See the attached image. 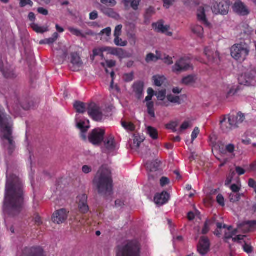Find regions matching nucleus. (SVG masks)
<instances>
[{
  "label": "nucleus",
  "mask_w": 256,
  "mask_h": 256,
  "mask_svg": "<svg viewBox=\"0 0 256 256\" xmlns=\"http://www.w3.org/2000/svg\"><path fill=\"white\" fill-rule=\"evenodd\" d=\"M24 186L21 180L14 174L7 176L3 210L11 216L18 215L22 210L24 200Z\"/></svg>",
  "instance_id": "nucleus-1"
},
{
  "label": "nucleus",
  "mask_w": 256,
  "mask_h": 256,
  "mask_svg": "<svg viewBox=\"0 0 256 256\" xmlns=\"http://www.w3.org/2000/svg\"><path fill=\"white\" fill-rule=\"evenodd\" d=\"M92 184L93 188L99 195L106 199L113 194V180L110 170L106 168H101L95 175Z\"/></svg>",
  "instance_id": "nucleus-2"
},
{
  "label": "nucleus",
  "mask_w": 256,
  "mask_h": 256,
  "mask_svg": "<svg viewBox=\"0 0 256 256\" xmlns=\"http://www.w3.org/2000/svg\"><path fill=\"white\" fill-rule=\"evenodd\" d=\"M0 128H1L0 138L3 145L9 155L14 151L16 143L12 136L10 117L6 114L3 109L0 108Z\"/></svg>",
  "instance_id": "nucleus-3"
},
{
  "label": "nucleus",
  "mask_w": 256,
  "mask_h": 256,
  "mask_svg": "<svg viewBox=\"0 0 256 256\" xmlns=\"http://www.w3.org/2000/svg\"><path fill=\"white\" fill-rule=\"evenodd\" d=\"M228 116L229 126H228L226 122V116H224L220 121L221 128L226 133L229 132L234 128H238V125L242 124L245 119L244 114L241 112H238L236 116L228 115Z\"/></svg>",
  "instance_id": "nucleus-4"
},
{
  "label": "nucleus",
  "mask_w": 256,
  "mask_h": 256,
  "mask_svg": "<svg viewBox=\"0 0 256 256\" xmlns=\"http://www.w3.org/2000/svg\"><path fill=\"white\" fill-rule=\"evenodd\" d=\"M250 52L248 46L246 43L234 44L230 48V54L236 60L242 62L244 60Z\"/></svg>",
  "instance_id": "nucleus-5"
},
{
  "label": "nucleus",
  "mask_w": 256,
  "mask_h": 256,
  "mask_svg": "<svg viewBox=\"0 0 256 256\" xmlns=\"http://www.w3.org/2000/svg\"><path fill=\"white\" fill-rule=\"evenodd\" d=\"M140 248L138 242H131L123 246H118L116 256H140Z\"/></svg>",
  "instance_id": "nucleus-6"
},
{
  "label": "nucleus",
  "mask_w": 256,
  "mask_h": 256,
  "mask_svg": "<svg viewBox=\"0 0 256 256\" xmlns=\"http://www.w3.org/2000/svg\"><path fill=\"white\" fill-rule=\"evenodd\" d=\"M161 162L156 159L152 162H148L146 163V167L150 171L148 180L150 182H157L158 176L160 175L159 172Z\"/></svg>",
  "instance_id": "nucleus-7"
},
{
  "label": "nucleus",
  "mask_w": 256,
  "mask_h": 256,
  "mask_svg": "<svg viewBox=\"0 0 256 256\" xmlns=\"http://www.w3.org/2000/svg\"><path fill=\"white\" fill-rule=\"evenodd\" d=\"M87 111L89 116L95 121L101 122L103 118L102 108L94 102L87 104Z\"/></svg>",
  "instance_id": "nucleus-8"
},
{
  "label": "nucleus",
  "mask_w": 256,
  "mask_h": 256,
  "mask_svg": "<svg viewBox=\"0 0 256 256\" xmlns=\"http://www.w3.org/2000/svg\"><path fill=\"white\" fill-rule=\"evenodd\" d=\"M104 134V130L100 128H95L89 134L88 140L94 145L98 146L103 142Z\"/></svg>",
  "instance_id": "nucleus-9"
},
{
  "label": "nucleus",
  "mask_w": 256,
  "mask_h": 256,
  "mask_svg": "<svg viewBox=\"0 0 256 256\" xmlns=\"http://www.w3.org/2000/svg\"><path fill=\"white\" fill-rule=\"evenodd\" d=\"M190 60L187 58H181L178 60L172 67L174 72H180L188 70L191 68Z\"/></svg>",
  "instance_id": "nucleus-10"
},
{
  "label": "nucleus",
  "mask_w": 256,
  "mask_h": 256,
  "mask_svg": "<svg viewBox=\"0 0 256 256\" xmlns=\"http://www.w3.org/2000/svg\"><path fill=\"white\" fill-rule=\"evenodd\" d=\"M158 60H164V62L168 65L173 64L172 58L168 56H166L165 54L162 56L160 53L156 51V54L154 55L152 53H150L147 54L146 58V61L147 62H156Z\"/></svg>",
  "instance_id": "nucleus-11"
},
{
  "label": "nucleus",
  "mask_w": 256,
  "mask_h": 256,
  "mask_svg": "<svg viewBox=\"0 0 256 256\" xmlns=\"http://www.w3.org/2000/svg\"><path fill=\"white\" fill-rule=\"evenodd\" d=\"M256 76V70H252L241 74L238 78L239 84L241 85L249 86L252 84Z\"/></svg>",
  "instance_id": "nucleus-12"
},
{
  "label": "nucleus",
  "mask_w": 256,
  "mask_h": 256,
  "mask_svg": "<svg viewBox=\"0 0 256 256\" xmlns=\"http://www.w3.org/2000/svg\"><path fill=\"white\" fill-rule=\"evenodd\" d=\"M230 6L229 0H222L219 2H216L212 10L216 14L226 15L228 12Z\"/></svg>",
  "instance_id": "nucleus-13"
},
{
  "label": "nucleus",
  "mask_w": 256,
  "mask_h": 256,
  "mask_svg": "<svg viewBox=\"0 0 256 256\" xmlns=\"http://www.w3.org/2000/svg\"><path fill=\"white\" fill-rule=\"evenodd\" d=\"M210 242L207 237L202 236L197 246L198 252L202 256L206 254L210 251Z\"/></svg>",
  "instance_id": "nucleus-14"
},
{
  "label": "nucleus",
  "mask_w": 256,
  "mask_h": 256,
  "mask_svg": "<svg viewBox=\"0 0 256 256\" xmlns=\"http://www.w3.org/2000/svg\"><path fill=\"white\" fill-rule=\"evenodd\" d=\"M204 52L210 62L218 64L220 61V54L217 50L207 47L204 49Z\"/></svg>",
  "instance_id": "nucleus-15"
},
{
  "label": "nucleus",
  "mask_w": 256,
  "mask_h": 256,
  "mask_svg": "<svg viewBox=\"0 0 256 256\" xmlns=\"http://www.w3.org/2000/svg\"><path fill=\"white\" fill-rule=\"evenodd\" d=\"M21 256H44L43 250L40 247L26 248Z\"/></svg>",
  "instance_id": "nucleus-16"
},
{
  "label": "nucleus",
  "mask_w": 256,
  "mask_h": 256,
  "mask_svg": "<svg viewBox=\"0 0 256 256\" xmlns=\"http://www.w3.org/2000/svg\"><path fill=\"white\" fill-rule=\"evenodd\" d=\"M68 218V214L65 209H60L56 211L52 217L54 222L60 224L64 222Z\"/></svg>",
  "instance_id": "nucleus-17"
},
{
  "label": "nucleus",
  "mask_w": 256,
  "mask_h": 256,
  "mask_svg": "<svg viewBox=\"0 0 256 256\" xmlns=\"http://www.w3.org/2000/svg\"><path fill=\"white\" fill-rule=\"evenodd\" d=\"M234 10L240 16H247L250 12L247 7L240 0H237L234 6Z\"/></svg>",
  "instance_id": "nucleus-18"
},
{
  "label": "nucleus",
  "mask_w": 256,
  "mask_h": 256,
  "mask_svg": "<svg viewBox=\"0 0 256 256\" xmlns=\"http://www.w3.org/2000/svg\"><path fill=\"white\" fill-rule=\"evenodd\" d=\"M70 62L72 66L70 68L73 71H78L80 68L82 66L83 62L80 58L77 52H72L70 54Z\"/></svg>",
  "instance_id": "nucleus-19"
},
{
  "label": "nucleus",
  "mask_w": 256,
  "mask_h": 256,
  "mask_svg": "<svg viewBox=\"0 0 256 256\" xmlns=\"http://www.w3.org/2000/svg\"><path fill=\"white\" fill-rule=\"evenodd\" d=\"M103 50L108 52L112 55L117 56L120 60H122L126 57L125 52L122 48L104 46Z\"/></svg>",
  "instance_id": "nucleus-20"
},
{
  "label": "nucleus",
  "mask_w": 256,
  "mask_h": 256,
  "mask_svg": "<svg viewBox=\"0 0 256 256\" xmlns=\"http://www.w3.org/2000/svg\"><path fill=\"white\" fill-rule=\"evenodd\" d=\"M99 9L104 15L110 18L116 20L120 18V14L112 8H107L102 5H100Z\"/></svg>",
  "instance_id": "nucleus-21"
},
{
  "label": "nucleus",
  "mask_w": 256,
  "mask_h": 256,
  "mask_svg": "<svg viewBox=\"0 0 256 256\" xmlns=\"http://www.w3.org/2000/svg\"><path fill=\"white\" fill-rule=\"evenodd\" d=\"M78 208L80 212L85 214L88 210V206L87 204L88 196L86 194H83L78 197Z\"/></svg>",
  "instance_id": "nucleus-22"
},
{
  "label": "nucleus",
  "mask_w": 256,
  "mask_h": 256,
  "mask_svg": "<svg viewBox=\"0 0 256 256\" xmlns=\"http://www.w3.org/2000/svg\"><path fill=\"white\" fill-rule=\"evenodd\" d=\"M170 198V195L166 192H163L161 194H158L154 198V200L156 204L160 206L166 203Z\"/></svg>",
  "instance_id": "nucleus-23"
},
{
  "label": "nucleus",
  "mask_w": 256,
  "mask_h": 256,
  "mask_svg": "<svg viewBox=\"0 0 256 256\" xmlns=\"http://www.w3.org/2000/svg\"><path fill=\"white\" fill-rule=\"evenodd\" d=\"M197 16L199 22L207 28H210L211 24L208 21L205 14L204 9L203 7L200 6L198 9Z\"/></svg>",
  "instance_id": "nucleus-24"
},
{
  "label": "nucleus",
  "mask_w": 256,
  "mask_h": 256,
  "mask_svg": "<svg viewBox=\"0 0 256 256\" xmlns=\"http://www.w3.org/2000/svg\"><path fill=\"white\" fill-rule=\"evenodd\" d=\"M256 225V220H248L238 224V228H241L245 232H248L249 228Z\"/></svg>",
  "instance_id": "nucleus-25"
},
{
  "label": "nucleus",
  "mask_w": 256,
  "mask_h": 256,
  "mask_svg": "<svg viewBox=\"0 0 256 256\" xmlns=\"http://www.w3.org/2000/svg\"><path fill=\"white\" fill-rule=\"evenodd\" d=\"M134 91L136 93V98L140 100L141 98L143 90L144 84L142 82H135L133 85Z\"/></svg>",
  "instance_id": "nucleus-26"
},
{
  "label": "nucleus",
  "mask_w": 256,
  "mask_h": 256,
  "mask_svg": "<svg viewBox=\"0 0 256 256\" xmlns=\"http://www.w3.org/2000/svg\"><path fill=\"white\" fill-rule=\"evenodd\" d=\"M74 106L76 112L78 113L84 114L86 110H87L86 104L80 101L76 102L74 104Z\"/></svg>",
  "instance_id": "nucleus-27"
},
{
  "label": "nucleus",
  "mask_w": 256,
  "mask_h": 256,
  "mask_svg": "<svg viewBox=\"0 0 256 256\" xmlns=\"http://www.w3.org/2000/svg\"><path fill=\"white\" fill-rule=\"evenodd\" d=\"M144 139L141 138L139 136L136 135L134 136L132 144H130V146L132 149L137 150L139 148L140 144L143 142Z\"/></svg>",
  "instance_id": "nucleus-28"
},
{
  "label": "nucleus",
  "mask_w": 256,
  "mask_h": 256,
  "mask_svg": "<svg viewBox=\"0 0 256 256\" xmlns=\"http://www.w3.org/2000/svg\"><path fill=\"white\" fill-rule=\"evenodd\" d=\"M114 138L110 136L108 140L104 141V144L106 148L109 151H112L115 148V145L114 144Z\"/></svg>",
  "instance_id": "nucleus-29"
},
{
  "label": "nucleus",
  "mask_w": 256,
  "mask_h": 256,
  "mask_svg": "<svg viewBox=\"0 0 256 256\" xmlns=\"http://www.w3.org/2000/svg\"><path fill=\"white\" fill-rule=\"evenodd\" d=\"M152 80L156 86H160L164 83L166 78L164 76L160 75H155L152 76Z\"/></svg>",
  "instance_id": "nucleus-30"
},
{
  "label": "nucleus",
  "mask_w": 256,
  "mask_h": 256,
  "mask_svg": "<svg viewBox=\"0 0 256 256\" xmlns=\"http://www.w3.org/2000/svg\"><path fill=\"white\" fill-rule=\"evenodd\" d=\"M196 78L195 75H188L182 80V83L185 85H190L194 84L196 82Z\"/></svg>",
  "instance_id": "nucleus-31"
},
{
  "label": "nucleus",
  "mask_w": 256,
  "mask_h": 256,
  "mask_svg": "<svg viewBox=\"0 0 256 256\" xmlns=\"http://www.w3.org/2000/svg\"><path fill=\"white\" fill-rule=\"evenodd\" d=\"M146 133L150 136L153 140H156L158 138V133L156 129L155 128L148 126L146 128Z\"/></svg>",
  "instance_id": "nucleus-32"
},
{
  "label": "nucleus",
  "mask_w": 256,
  "mask_h": 256,
  "mask_svg": "<svg viewBox=\"0 0 256 256\" xmlns=\"http://www.w3.org/2000/svg\"><path fill=\"white\" fill-rule=\"evenodd\" d=\"M77 127L82 132H86L90 128L89 120H87L86 122L84 121H80L76 124Z\"/></svg>",
  "instance_id": "nucleus-33"
},
{
  "label": "nucleus",
  "mask_w": 256,
  "mask_h": 256,
  "mask_svg": "<svg viewBox=\"0 0 256 256\" xmlns=\"http://www.w3.org/2000/svg\"><path fill=\"white\" fill-rule=\"evenodd\" d=\"M58 34L57 32H54L52 37L50 38H49L44 39L43 40H41L40 42V44H53L58 38Z\"/></svg>",
  "instance_id": "nucleus-34"
},
{
  "label": "nucleus",
  "mask_w": 256,
  "mask_h": 256,
  "mask_svg": "<svg viewBox=\"0 0 256 256\" xmlns=\"http://www.w3.org/2000/svg\"><path fill=\"white\" fill-rule=\"evenodd\" d=\"M242 196V194H240V193L232 192L229 195L230 201L233 203L238 202Z\"/></svg>",
  "instance_id": "nucleus-35"
},
{
  "label": "nucleus",
  "mask_w": 256,
  "mask_h": 256,
  "mask_svg": "<svg viewBox=\"0 0 256 256\" xmlns=\"http://www.w3.org/2000/svg\"><path fill=\"white\" fill-rule=\"evenodd\" d=\"M32 28L34 30L39 33H44L48 31V28L39 26L37 24H32Z\"/></svg>",
  "instance_id": "nucleus-36"
},
{
  "label": "nucleus",
  "mask_w": 256,
  "mask_h": 256,
  "mask_svg": "<svg viewBox=\"0 0 256 256\" xmlns=\"http://www.w3.org/2000/svg\"><path fill=\"white\" fill-rule=\"evenodd\" d=\"M192 31L199 37H202L203 35L204 28L202 26L198 25L192 28Z\"/></svg>",
  "instance_id": "nucleus-37"
},
{
  "label": "nucleus",
  "mask_w": 256,
  "mask_h": 256,
  "mask_svg": "<svg viewBox=\"0 0 256 256\" xmlns=\"http://www.w3.org/2000/svg\"><path fill=\"white\" fill-rule=\"evenodd\" d=\"M68 30L74 36H81L82 38L85 37L84 35L82 32L78 29L72 27H69L68 28Z\"/></svg>",
  "instance_id": "nucleus-38"
},
{
  "label": "nucleus",
  "mask_w": 256,
  "mask_h": 256,
  "mask_svg": "<svg viewBox=\"0 0 256 256\" xmlns=\"http://www.w3.org/2000/svg\"><path fill=\"white\" fill-rule=\"evenodd\" d=\"M168 100L172 103L180 104V97L178 96H174L172 94H169L167 96Z\"/></svg>",
  "instance_id": "nucleus-39"
},
{
  "label": "nucleus",
  "mask_w": 256,
  "mask_h": 256,
  "mask_svg": "<svg viewBox=\"0 0 256 256\" xmlns=\"http://www.w3.org/2000/svg\"><path fill=\"white\" fill-rule=\"evenodd\" d=\"M122 126L126 130L133 131L134 130L135 126L132 122H122Z\"/></svg>",
  "instance_id": "nucleus-40"
},
{
  "label": "nucleus",
  "mask_w": 256,
  "mask_h": 256,
  "mask_svg": "<svg viewBox=\"0 0 256 256\" xmlns=\"http://www.w3.org/2000/svg\"><path fill=\"white\" fill-rule=\"evenodd\" d=\"M120 36H114V44L118 46H125L127 45L126 41H122L121 38H119Z\"/></svg>",
  "instance_id": "nucleus-41"
},
{
  "label": "nucleus",
  "mask_w": 256,
  "mask_h": 256,
  "mask_svg": "<svg viewBox=\"0 0 256 256\" xmlns=\"http://www.w3.org/2000/svg\"><path fill=\"white\" fill-rule=\"evenodd\" d=\"M156 28L158 32H161L162 33H166L168 32L169 26H164L162 24H158Z\"/></svg>",
  "instance_id": "nucleus-42"
},
{
  "label": "nucleus",
  "mask_w": 256,
  "mask_h": 256,
  "mask_svg": "<svg viewBox=\"0 0 256 256\" xmlns=\"http://www.w3.org/2000/svg\"><path fill=\"white\" fill-rule=\"evenodd\" d=\"M166 90H163L158 92H156L155 96L157 97V98L160 100H164L166 98Z\"/></svg>",
  "instance_id": "nucleus-43"
},
{
  "label": "nucleus",
  "mask_w": 256,
  "mask_h": 256,
  "mask_svg": "<svg viewBox=\"0 0 256 256\" xmlns=\"http://www.w3.org/2000/svg\"><path fill=\"white\" fill-rule=\"evenodd\" d=\"M101 3L110 6H114L117 2L115 0H100Z\"/></svg>",
  "instance_id": "nucleus-44"
},
{
  "label": "nucleus",
  "mask_w": 256,
  "mask_h": 256,
  "mask_svg": "<svg viewBox=\"0 0 256 256\" xmlns=\"http://www.w3.org/2000/svg\"><path fill=\"white\" fill-rule=\"evenodd\" d=\"M122 78L125 82H131L134 78V74L132 72L125 74H124Z\"/></svg>",
  "instance_id": "nucleus-45"
},
{
  "label": "nucleus",
  "mask_w": 256,
  "mask_h": 256,
  "mask_svg": "<svg viewBox=\"0 0 256 256\" xmlns=\"http://www.w3.org/2000/svg\"><path fill=\"white\" fill-rule=\"evenodd\" d=\"M182 2L186 6L188 7H192L198 4L196 0H182Z\"/></svg>",
  "instance_id": "nucleus-46"
},
{
  "label": "nucleus",
  "mask_w": 256,
  "mask_h": 256,
  "mask_svg": "<svg viewBox=\"0 0 256 256\" xmlns=\"http://www.w3.org/2000/svg\"><path fill=\"white\" fill-rule=\"evenodd\" d=\"M20 1V6L21 8H24L26 6V5H30V6H32L33 5V2L30 0H18Z\"/></svg>",
  "instance_id": "nucleus-47"
},
{
  "label": "nucleus",
  "mask_w": 256,
  "mask_h": 256,
  "mask_svg": "<svg viewBox=\"0 0 256 256\" xmlns=\"http://www.w3.org/2000/svg\"><path fill=\"white\" fill-rule=\"evenodd\" d=\"M210 226H211L210 224V222L208 221H206L202 229V234H206L210 230Z\"/></svg>",
  "instance_id": "nucleus-48"
},
{
  "label": "nucleus",
  "mask_w": 256,
  "mask_h": 256,
  "mask_svg": "<svg viewBox=\"0 0 256 256\" xmlns=\"http://www.w3.org/2000/svg\"><path fill=\"white\" fill-rule=\"evenodd\" d=\"M68 55V52L66 50H62L60 51V54L58 56L60 58V62L62 63L65 60L66 58Z\"/></svg>",
  "instance_id": "nucleus-49"
},
{
  "label": "nucleus",
  "mask_w": 256,
  "mask_h": 256,
  "mask_svg": "<svg viewBox=\"0 0 256 256\" xmlns=\"http://www.w3.org/2000/svg\"><path fill=\"white\" fill-rule=\"evenodd\" d=\"M141 0H133L131 2L130 6L131 8L136 10L138 9V6L140 4Z\"/></svg>",
  "instance_id": "nucleus-50"
},
{
  "label": "nucleus",
  "mask_w": 256,
  "mask_h": 256,
  "mask_svg": "<svg viewBox=\"0 0 256 256\" xmlns=\"http://www.w3.org/2000/svg\"><path fill=\"white\" fill-rule=\"evenodd\" d=\"M122 26L121 24L118 25L116 27L114 32V36H120V35L121 34V31H122Z\"/></svg>",
  "instance_id": "nucleus-51"
},
{
  "label": "nucleus",
  "mask_w": 256,
  "mask_h": 256,
  "mask_svg": "<svg viewBox=\"0 0 256 256\" xmlns=\"http://www.w3.org/2000/svg\"><path fill=\"white\" fill-rule=\"evenodd\" d=\"M170 183L169 179L165 176H162L160 180V184L162 186L168 184Z\"/></svg>",
  "instance_id": "nucleus-52"
},
{
  "label": "nucleus",
  "mask_w": 256,
  "mask_h": 256,
  "mask_svg": "<svg viewBox=\"0 0 256 256\" xmlns=\"http://www.w3.org/2000/svg\"><path fill=\"white\" fill-rule=\"evenodd\" d=\"M176 0H162L164 2V6L166 8H168L170 6L174 4Z\"/></svg>",
  "instance_id": "nucleus-53"
},
{
  "label": "nucleus",
  "mask_w": 256,
  "mask_h": 256,
  "mask_svg": "<svg viewBox=\"0 0 256 256\" xmlns=\"http://www.w3.org/2000/svg\"><path fill=\"white\" fill-rule=\"evenodd\" d=\"M218 203L221 206H224V200L223 196L222 194H218L216 197Z\"/></svg>",
  "instance_id": "nucleus-54"
},
{
  "label": "nucleus",
  "mask_w": 256,
  "mask_h": 256,
  "mask_svg": "<svg viewBox=\"0 0 256 256\" xmlns=\"http://www.w3.org/2000/svg\"><path fill=\"white\" fill-rule=\"evenodd\" d=\"M200 133V130L198 127H196L192 134V142L197 138L198 134Z\"/></svg>",
  "instance_id": "nucleus-55"
},
{
  "label": "nucleus",
  "mask_w": 256,
  "mask_h": 256,
  "mask_svg": "<svg viewBox=\"0 0 256 256\" xmlns=\"http://www.w3.org/2000/svg\"><path fill=\"white\" fill-rule=\"evenodd\" d=\"M243 248L244 252H246L248 254H250L252 252V246L246 244V242L244 243V244L243 246Z\"/></svg>",
  "instance_id": "nucleus-56"
},
{
  "label": "nucleus",
  "mask_w": 256,
  "mask_h": 256,
  "mask_svg": "<svg viewBox=\"0 0 256 256\" xmlns=\"http://www.w3.org/2000/svg\"><path fill=\"white\" fill-rule=\"evenodd\" d=\"M234 146L232 144H229L226 146V152L232 153L234 150Z\"/></svg>",
  "instance_id": "nucleus-57"
},
{
  "label": "nucleus",
  "mask_w": 256,
  "mask_h": 256,
  "mask_svg": "<svg viewBox=\"0 0 256 256\" xmlns=\"http://www.w3.org/2000/svg\"><path fill=\"white\" fill-rule=\"evenodd\" d=\"M111 34V28L110 27L106 28L105 29L102 30L98 34L99 35L106 34L107 36H110Z\"/></svg>",
  "instance_id": "nucleus-58"
},
{
  "label": "nucleus",
  "mask_w": 256,
  "mask_h": 256,
  "mask_svg": "<svg viewBox=\"0 0 256 256\" xmlns=\"http://www.w3.org/2000/svg\"><path fill=\"white\" fill-rule=\"evenodd\" d=\"M103 50L104 47H102L100 48H94L92 50V53L95 56H100L102 52H104Z\"/></svg>",
  "instance_id": "nucleus-59"
},
{
  "label": "nucleus",
  "mask_w": 256,
  "mask_h": 256,
  "mask_svg": "<svg viewBox=\"0 0 256 256\" xmlns=\"http://www.w3.org/2000/svg\"><path fill=\"white\" fill-rule=\"evenodd\" d=\"M92 170V168L86 165L84 166L82 168V172L86 174L90 172Z\"/></svg>",
  "instance_id": "nucleus-60"
},
{
  "label": "nucleus",
  "mask_w": 256,
  "mask_h": 256,
  "mask_svg": "<svg viewBox=\"0 0 256 256\" xmlns=\"http://www.w3.org/2000/svg\"><path fill=\"white\" fill-rule=\"evenodd\" d=\"M178 122H172L170 124H168L166 125V128L168 129H172L174 128H176L178 126Z\"/></svg>",
  "instance_id": "nucleus-61"
},
{
  "label": "nucleus",
  "mask_w": 256,
  "mask_h": 256,
  "mask_svg": "<svg viewBox=\"0 0 256 256\" xmlns=\"http://www.w3.org/2000/svg\"><path fill=\"white\" fill-rule=\"evenodd\" d=\"M218 147L219 151L222 154H224L226 153V148H224V145L222 144V142H218Z\"/></svg>",
  "instance_id": "nucleus-62"
},
{
  "label": "nucleus",
  "mask_w": 256,
  "mask_h": 256,
  "mask_svg": "<svg viewBox=\"0 0 256 256\" xmlns=\"http://www.w3.org/2000/svg\"><path fill=\"white\" fill-rule=\"evenodd\" d=\"M240 188L236 184H233L230 186V189L232 190V192L238 193Z\"/></svg>",
  "instance_id": "nucleus-63"
},
{
  "label": "nucleus",
  "mask_w": 256,
  "mask_h": 256,
  "mask_svg": "<svg viewBox=\"0 0 256 256\" xmlns=\"http://www.w3.org/2000/svg\"><path fill=\"white\" fill-rule=\"evenodd\" d=\"M98 18V14L96 11L94 10L90 14V19L91 20H95Z\"/></svg>",
  "instance_id": "nucleus-64"
}]
</instances>
